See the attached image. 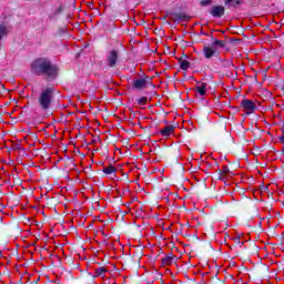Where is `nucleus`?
<instances>
[{"label":"nucleus","instance_id":"nucleus-1","mask_svg":"<svg viewBox=\"0 0 284 284\" xmlns=\"http://www.w3.org/2000/svg\"><path fill=\"white\" fill-rule=\"evenodd\" d=\"M31 72L37 77H47L54 81L59 77V67L50 60V58H37L31 63Z\"/></svg>","mask_w":284,"mask_h":284},{"label":"nucleus","instance_id":"nucleus-2","mask_svg":"<svg viewBox=\"0 0 284 284\" xmlns=\"http://www.w3.org/2000/svg\"><path fill=\"white\" fill-rule=\"evenodd\" d=\"M54 92H57V90L52 87H47L40 92L38 98V105L42 112H49L50 108H52Z\"/></svg>","mask_w":284,"mask_h":284},{"label":"nucleus","instance_id":"nucleus-3","mask_svg":"<svg viewBox=\"0 0 284 284\" xmlns=\"http://www.w3.org/2000/svg\"><path fill=\"white\" fill-rule=\"evenodd\" d=\"M120 52L119 50H111L106 53V63L109 68H116L119 63Z\"/></svg>","mask_w":284,"mask_h":284},{"label":"nucleus","instance_id":"nucleus-4","mask_svg":"<svg viewBox=\"0 0 284 284\" xmlns=\"http://www.w3.org/2000/svg\"><path fill=\"white\" fill-rule=\"evenodd\" d=\"M241 108L245 110L246 114H254L256 112V103L252 100L243 99L241 102Z\"/></svg>","mask_w":284,"mask_h":284},{"label":"nucleus","instance_id":"nucleus-5","mask_svg":"<svg viewBox=\"0 0 284 284\" xmlns=\"http://www.w3.org/2000/svg\"><path fill=\"white\" fill-rule=\"evenodd\" d=\"M211 17L215 19H221L225 14V7L223 6H213L210 10Z\"/></svg>","mask_w":284,"mask_h":284},{"label":"nucleus","instance_id":"nucleus-6","mask_svg":"<svg viewBox=\"0 0 284 284\" xmlns=\"http://www.w3.org/2000/svg\"><path fill=\"white\" fill-rule=\"evenodd\" d=\"M171 17L173 21H176L178 23H181L183 21H190V19H192V17L185 13H176V12H171Z\"/></svg>","mask_w":284,"mask_h":284},{"label":"nucleus","instance_id":"nucleus-7","mask_svg":"<svg viewBox=\"0 0 284 284\" xmlns=\"http://www.w3.org/2000/svg\"><path fill=\"white\" fill-rule=\"evenodd\" d=\"M195 92H197L200 97H205L207 93V83L196 82Z\"/></svg>","mask_w":284,"mask_h":284},{"label":"nucleus","instance_id":"nucleus-8","mask_svg":"<svg viewBox=\"0 0 284 284\" xmlns=\"http://www.w3.org/2000/svg\"><path fill=\"white\" fill-rule=\"evenodd\" d=\"M213 42L211 43V48L215 51V53L219 54V50L225 48V41L224 40H215L212 38Z\"/></svg>","mask_w":284,"mask_h":284},{"label":"nucleus","instance_id":"nucleus-9","mask_svg":"<svg viewBox=\"0 0 284 284\" xmlns=\"http://www.w3.org/2000/svg\"><path fill=\"white\" fill-rule=\"evenodd\" d=\"M225 8H239L241 3H243V0H223Z\"/></svg>","mask_w":284,"mask_h":284},{"label":"nucleus","instance_id":"nucleus-10","mask_svg":"<svg viewBox=\"0 0 284 284\" xmlns=\"http://www.w3.org/2000/svg\"><path fill=\"white\" fill-rule=\"evenodd\" d=\"M203 54L205 59H212V57H216V51L211 47L203 48Z\"/></svg>","mask_w":284,"mask_h":284},{"label":"nucleus","instance_id":"nucleus-11","mask_svg":"<svg viewBox=\"0 0 284 284\" xmlns=\"http://www.w3.org/2000/svg\"><path fill=\"white\" fill-rule=\"evenodd\" d=\"M145 85H148V80L143 78L133 82V88H135V90H141L142 88H145Z\"/></svg>","mask_w":284,"mask_h":284},{"label":"nucleus","instance_id":"nucleus-12","mask_svg":"<svg viewBox=\"0 0 284 284\" xmlns=\"http://www.w3.org/2000/svg\"><path fill=\"white\" fill-rule=\"evenodd\" d=\"M175 258H176V256H174L173 253H170L162 258V263H163V265H172V263H174Z\"/></svg>","mask_w":284,"mask_h":284},{"label":"nucleus","instance_id":"nucleus-13","mask_svg":"<svg viewBox=\"0 0 284 284\" xmlns=\"http://www.w3.org/2000/svg\"><path fill=\"white\" fill-rule=\"evenodd\" d=\"M173 131H174L173 125H166L163 129H161V134L162 136H170V134H172Z\"/></svg>","mask_w":284,"mask_h":284},{"label":"nucleus","instance_id":"nucleus-14","mask_svg":"<svg viewBox=\"0 0 284 284\" xmlns=\"http://www.w3.org/2000/svg\"><path fill=\"white\" fill-rule=\"evenodd\" d=\"M181 70H189L191 63L187 60H179Z\"/></svg>","mask_w":284,"mask_h":284},{"label":"nucleus","instance_id":"nucleus-15","mask_svg":"<svg viewBox=\"0 0 284 284\" xmlns=\"http://www.w3.org/2000/svg\"><path fill=\"white\" fill-rule=\"evenodd\" d=\"M219 61L221 63V68H232V65H233L232 60L220 59Z\"/></svg>","mask_w":284,"mask_h":284},{"label":"nucleus","instance_id":"nucleus-16","mask_svg":"<svg viewBox=\"0 0 284 284\" xmlns=\"http://www.w3.org/2000/svg\"><path fill=\"white\" fill-rule=\"evenodd\" d=\"M6 36H8V27H6L4 24H0V41Z\"/></svg>","mask_w":284,"mask_h":284},{"label":"nucleus","instance_id":"nucleus-17","mask_svg":"<svg viewBox=\"0 0 284 284\" xmlns=\"http://www.w3.org/2000/svg\"><path fill=\"white\" fill-rule=\"evenodd\" d=\"M104 174H114L116 172V168H114L112 164L109 165V168L103 169Z\"/></svg>","mask_w":284,"mask_h":284},{"label":"nucleus","instance_id":"nucleus-18","mask_svg":"<svg viewBox=\"0 0 284 284\" xmlns=\"http://www.w3.org/2000/svg\"><path fill=\"white\" fill-rule=\"evenodd\" d=\"M105 272H108V270H105V267L100 266L98 268H95V276H103V274H105Z\"/></svg>","mask_w":284,"mask_h":284},{"label":"nucleus","instance_id":"nucleus-19","mask_svg":"<svg viewBox=\"0 0 284 284\" xmlns=\"http://www.w3.org/2000/svg\"><path fill=\"white\" fill-rule=\"evenodd\" d=\"M219 174H220V179L221 176H223V174H230V168L223 166V170L219 171Z\"/></svg>","mask_w":284,"mask_h":284},{"label":"nucleus","instance_id":"nucleus-20","mask_svg":"<svg viewBox=\"0 0 284 284\" xmlns=\"http://www.w3.org/2000/svg\"><path fill=\"white\" fill-rule=\"evenodd\" d=\"M138 103H139V105H145L148 103V98L142 97V98L138 99Z\"/></svg>","mask_w":284,"mask_h":284},{"label":"nucleus","instance_id":"nucleus-21","mask_svg":"<svg viewBox=\"0 0 284 284\" xmlns=\"http://www.w3.org/2000/svg\"><path fill=\"white\" fill-rule=\"evenodd\" d=\"M211 3H212V0H201V2H200V4H201L203 8H205V7H207V6H211Z\"/></svg>","mask_w":284,"mask_h":284},{"label":"nucleus","instance_id":"nucleus-22","mask_svg":"<svg viewBox=\"0 0 284 284\" xmlns=\"http://www.w3.org/2000/svg\"><path fill=\"white\" fill-rule=\"evenodd\" d=\"M281 143H284V133L280 136Z\"/></svg>","mask_w":284,"mask_h":284},{"label":"nucleus","instance_id":"nucleus-23","mask_svg":"<svg viewBox=\"0 0 284 284\" xmlns=\"http://www.w3.org/2000/svg\"><path fill=\"white\" fill-rule=\"evenodd\" d=\"M236 243H241V241L239 240V237L235 239Z\"/></svg>","mask_w":284,"mask_h":284},{"label":"nucleus","instance_id":"nucleus-24","mask_svg":"<svg viewBox=\"0 0 284 284\" xmlns=\"http://www.w3.org/2000/svg\"><path fill=\"white\" fill-rule=\"evenodd\" d=\"M236 243H241V241L239 240V237L235 239Z\"/></svg>","mask_w":284,"mask_h":284}]
</instances>
